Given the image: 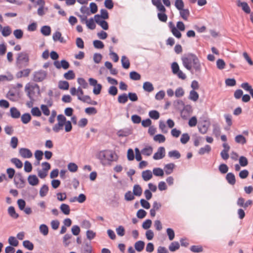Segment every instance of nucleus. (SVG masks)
<instances>
[{"label": "nucleus", "mask_w": 253, "mask_h": 253, "mask_svg": "<svg viewBox=\"0 0 253 253\" xmlns=\"http://www.w3.org/2000/svg\"><path fill=\"white\" fill-rule=\"evenodd\" d=\"M97 157L100 160L103 165L110 164L111 162L116 161L118 159V156L115 153L109 150L100 151Z\"/></svg>", "instance_id": "obj_1"}, {"label": "nucleus", "mask_w": 253, "mask_h": 253, "mask_svg": "<svg viewBox=\"0 0 253 253\" xmlns=\"http://www.w3.org/2000/svg\"><path fill=\"white\" fill-rule=\"evenodd\" d=\"M198 57L194 53H189L182 57L181 60L184 67L192 73V63Z\"/></svg>", "instance_id": "obj_2"}, {"label": "nucleus", "mask_w": 253, "mask_h": 253, "mask_svg": "<svg viewBox=\"0 0 253 253\" xmlns=\"http://www.w3.org/2000/svg\"><path fill=\"white\" fill-rule=\"evenodd\" d=\"M35 89H37L38 93H40V86L38 84H34L30 85L29 84H28L25 86V91L27 92V96L30 100H34V96L35 95Z\"/></svg>", "instance_id": "obj_3"}, {"label": "nucleus", "mask_w": 253, "mask_h": 253, "mask_svg": "<svg viewBox=\"0 0 253 253\" xmlns=\"http://www.w3.org/2000/svg\"><path fill=\"white\" fill-rule=\"evenodd\" d=\"M29 55L26 52H21L18 54V56L16 58V65L19 68H21L22 63L25 62L27 64L29 62Z\"/></svg>", "instance_id": "obj_4"}, {"label": "nucleus", "mask_w": 253, "mask_h": 253, "mask_svg": "<svg viewBox=\"0 0 253 253\" xmlns=\"http://www.w3.org/2000/svg\"><path fill=\"white\" fill-rule=\"evenodd\" d=\"M47 76V72L40 70L34 73L33 80L35 82H41L43 81Z\"/></svg>", "instance_id": "obj_5"}, {"label": "nucleus", "mask_w": 253, "mask_h": 253, "mask_svg": "<svg viewBox=\"0 0 253 253\" xmlns=\"http://www.w3.org/2000/svg\"><path fill=\"white\" fill-rule=\"evenodd\" d=\"M81 22L83 24H86L87 27L90 30H94L96 27L95 21L94 18L87 19V17H80Z\"/></svg>", "instance_id": "obj_6"}, {"label": "nucleus", "mask_w": 253, "mask_h": 253, "mask_svg": "<svg viewBox=\"0 0 253 253\" xmlns=\"http://www.w3.org/2000/svg\"><path fill=\"white\" fill-rule=\"evenodd\" d=\"M109 17H94L95 22L101 27L104 30H107L109 29L108 23L105 21Z\"/></svg>", "instance_id": "obj_7"}, {"label": "nucleus", "mask_w": 253, "mask_h": 253, "mask_svg": "<svg viewBox=\"0 0 253 253\" xmlns=\"http://www.w3.org/2000/svg\"><path fill=\"white\" fill-rule=\"evenodd\" d=\"M152 3L157 7L158 10L160 12L157 16H166L165 14L166 9L162 4L161 0H152Z\"/></svg>", "instance_id": "obj_8"}, {"label": "nucleus", "mask_w": 253, "mask_h": 253, "mask_svg": "<svg viewBox=\"0 0 253 253\" xmlns=\"http://www.w3.org/2000/svg\"><path fill=\"white\" fill-rule=\"evenodd\" d=\"M210 126V123L206 120L203 122L199 123L198 124V129L199 132L202 134H206Z\"/></svg>", "instance_id": "obj_9"}, {"label": "nucleus", "mask_w": 253, "mask_h": 253, "mask_svg": "<svg viewBox=\"0 0 253 253\" xmlns=\"http://www.w3.org/2000/svg\"><path fill=\"white\" fill-rule=\"evenodd\" d=\"M192 112V107L190 105H184L181 111V116L183 119H186Z\"/></svg>", "instance_id": "obj_10"}, {"label": "nucleus", "mask_w": 253, "mask_h": 253, "mask_svg": "<svg viewBox=\"0 0 253 253\" xmlns=\"http://www.w3.org/2000/svg\"><path fill=\"white\" fill-rule=\"evenodd\" d=\"M165 156V149L164 147H160L156 153L153 155L154 160H160L163 158Z\"/></svg>", "instance_id": "obj_11"}, {"label": "nucleus", "mask_w": 253, "mask_h": 253, "mask_svg": "<svg viewBox=\"0 0 253 253\" xmlns=\"http://www.w3.org/2000/svg\"><path fill=\"white\" fill-rule=\"evenodd\" d=\"M17 180L20 182L19 186L18 187L20 188H23L25 186V180L24 179L21 173L18 172L15 174L14 181L16 185L18 184V182L16 181Z\"/></svg>", "instance_id": "obj_12"}, {"label": "nucleus", "mask_w": 253, "mask_h": 253, "mask_svg": "<svg viewBox=\"0 0 253 253\" xmlns=\"http://www.w3.org/2000/svg\"><path fill=\"white\" fill-rule=\"evenodd\" d=\"M53 40L54 42L59 41L60 43H65L66 41L64 40V38L62 37L61 33L59 31H56L53 33L52 36Z\"/></svg>", "instance_id": "obj_13"}, {"label": "nucleus", "mask_w": 253, "mask_h": 253, "mask_svg": "<svg viewBox=\"0 0 253 253\" xmlns=\"http://www.w3.org/2000/svg\"><path fill=\"white\" fill-rule=\"evenodd\" d=\"M20 155L24 158H29L32 156V153L28 148H22L19 149Z\"/></svg>", "instance_id": "obj_14"}, {"label": "nucleus", "mask_w": 253, "mask_h": 253, "mask_svg": "<svg viewBox=\"0 0 253 253\" xmlns=\"http://www.w3.org/2000/svg\"><path fill=\"white\" fill-rule=\"evenodd\" d=\"M10 116L12 118L18 119L21 116L20 112L15 107H12L10 109Z\"/></svg>", "instance_id": "obj_15"}, {"label": "nucleus", "mask_w": 253, "mask_h": 253, "mask_svg": "<svg viewBox=\"0 0 253 253\" xmlns=\"http://www.w3.org/2000/svg\"><path fill=\"white\" fill-rule=\"evenodd\" d=\"M135 250L138 252H142L145 247V243L143 241H138L136 242L134 245Z\"/></svg>", "instance_id": "obj_16"}, {"label": "nucleus", "mask_w": 253, "mask_h": 253, "mask_svg": "<svg viewBox=\"0 0 253 253\" xmlns=\"http://www.w3.org/2000/svg\"><path fill=\"white\" fill-rule=\"evenodd\" d=\"M28 181L32 186H35L38 184L39 180L36 175H30L28 177Z\"/></svg>", "instance_id": "obj_17"}, {"label": "nucleus", "mask_w": 253, "mask_h": 253, "mask_svg": "<svg viewBox=\"0 0 253 253\" xmlns=\"http://www.w3.org/2000/svg\"><path fill=\"white\" fill-rule=\"evenodd\" d=\"M226 179L228 183L231 185H234L236 183L235 176L232 172L228 173L226 175Z\"/></svg>", "instance_id": "obj_18"}, {"label": "nucleus", "mask_w": 253, "mask_h": 253, "mask_svg": "<svg viewBox=\"0 0 253 253\" xmlns=\"http://www.w3.org/2000/svg\"><path fill=\"white\" fill-rule=\"evenodd\" d=\"M193 69L195 70V72L198 73H201L202 70V67L201 63L199 59L197 57L196 59H195L194 62H192Z\"/></svg>", "instance_id": "obj_19"}, {"label": "nucleus", "mask_w": 253, "mask_h": 253, "mask_svg": "<svg viewBox=\"0 0 253 253\" xmlns=\"http://www.w3.org/2000/svg\"><path fill=\"white\" fill-rule=\"evenodd\" d=\"M175 166L173 163H169L166 165L164 167L166 174L167 175L171 174L173 172Z\"/></svg>", "instance_id": "obj_20"}, {"label": "nucleus", "mask_w": 253, "mask_h": 253, "mask_svg": "<svg viewBox=\"0 0 253 253\" xmlns=\"http://www.w3.org/2000/svg\"><path fill=\"white\" fill-rule=\"evenodd\" d=\"M143 88L145 91L149 92H152L154 89L152 84L149 82H145L143 83Z\"/></svg>", "instance_id": "obj_21"}, {"label": "nucleus", "mask_w": 253, "mask_h": 253, "mask_svg": "<svg viewBox=\"0 0 253 253\" xmlns=\"http://www.w3.org/2000/svg\"><path fill=\"white\" fill-rule=\"evenodd\" d=\"M133 194L136 196H140L142 193V189L141 187L138 184H135L133 186Z\"/></svg>", "instance_id": "obj_22"}, {"label": "nucleus", "mask_w": 253, "mask_h": 253, "mask_svg": "<svg viewBox=\"0 0 253 253\" xmlns=\"http://www.w3.org/2000/svg\"><path fill=\"white\" fill-rule=\"evenodd\" d=\"M152 173L150 170H146L142 173V177L145 181L149 180L152 177Z\"/></svg>", "instance_id": "obj_23"}, {"label": "nucleus", "mask_w": 253, "mask_h": 253, "mask_svg": "<svg viewBox=\"0 0 253 253\" xmlns=\"http://www.w3.org/2000/svg\"><path fill=\"white\" fill-rule=\"evenodd\" d=\"M121 63H122V67L124 69H127L129 68L130 62H129V60L128 59V58L127 57H126V56L124 55L122 57Z\"/></svg>", "instance_id": "obj_24"}, {"label": "nucleus", "mask_w": 253, "mask_h": 253, "mask_svg": "<svg viewBox=\"0 0 253 253\" xmlns=\"http://www.w3.org/2000/svg\"><path fill=\"white\" fill-rule=\"evenodd\" d=\"M51 28L49 26H43L41 29V33L44 36H48L51 34Z\"/></svg>", "instance_id": "obj_25"}, {"label": "nucleus", "mask_w": 253, "mask_h": 253, "mask_svg": "<svg viewBox=\"0 0 253 253\" xmlns=\"http://www.w3.org/2000/svg\"><path fill=\"white\" fill-rule=\"evenodd\" d=\"M238 5L241 7L243 11H244L247 14H249L250 12V8L247 2H239Z\"/></svg>", "instance_id": "obj_26"}, {"label": "nucleus", "mask_w": 253, "mask_h": 253, "mask_svg": "<svg viewBox=\"0 0 253 253\" xmlns=\"http://www.w3.org/2000/svg\"><path fill=\"white\" fill-rule=\"evenodd\" d=\"M8 213L14 219H17L19 217V214L16 212L15 208L13 206H10L8 208Z\"/></svg>", "instance_id": "obj_27"}, {"label": "nucleus", "mask_w": 253, "mask_h": 253, "mask_svg": "<svg viewBox=\"0 0 253 253\" xmlns=\"http://www.w3.org/2000/svg\"><path fill=\"white\" fill-rule=\"evenodd\" d=\"M21 121L24 124H27L31 120L32 117L31 115L28 113L23 114L21 117Z\"/></svg>", "instance_id": "obj_28"}, {"label": "nucleus", "mask_w": 253, "mask_h": 253, "mask_svg": "<svg viewBox=\"0 0 253 253\" xmlns=\"http://www.w3.org/2000/svg\"><path fill=\"white\" fill-rule=\"evenodd\" d=\"M61 211L65 215H68L70 213V209L68 205L62 204L60 207Z\"/></svg>", "instance_id": "obj_29"}, {"label": "nucleus", "mask_w": 253, "mask_h": 253, "mask_svg": "<svg viewBox=\"0 0 253 253\" xmlns=\"http://www.w3.org/2000/svg\"><path fill=\"white\" fill-rule=\"evenodd\" d=\"M58 87L63 90H68L69 88V84L67 81H60L58 84Z\"/></svg>", "instance_id": "obj_30"}, {"label": "nucleus", "mask_w": 253, "mask_h": 253, "mask_svg": "<svg viewBox=\"0 0 253 253\" xmlns=\"http://www.w3.org/2000/svg\"><path fill=\"white\" fill-rule=\"evenodd\" d=\"M128 100V96L127 94L124 93L120 95L118 97V101L120 103L125 104Z\"/></svg>", "instance_id": "obj_31"}, {"label": "nucleus", "mask_w": 253, "mask_h": 253, "mask_svg": "<svg viewBox=\"0 0 253 253\" xmlns=\"http://www.w3.org/2000/svg\"><path fill=\"white\" fill-rule=\"evenodd\" d=\"M129 78L132 80L138 81L141 79V76L136 71H131L129 73Z\"/></svg>", "instance_id": "obj_32"}, {"label": "nucleus", "mask_w": 253, "mask_h": 253, "mask_svg": "<svg viewBox=\"0 0 253 253\" xmlns=\"http://www.w3.org/2000/svg\"><path fill=\"white\" fill-rule=\"evenodd\" d=\"M198 98V93L196 91H195V90H191L189 96V99L193 101H197Z\"/></svg>", "instance_id": "obj_33"}, {"label": "nucleus", "mask_w": 253, "mask_h": 253, "mask_svg": "<svg viewBox=\"0 0 253 253\" xmlns=\"http://www.w3.org/2000/svg\"><path fill=\"white\" fill-rule=\"evenodd\" d=\"M235 140L236 143L244 144L246 143V138L242 134L237 135L235 138Z\"/></svg>", "instance_id": "obj_34"}, {"label": "nucleus", "mask_w": 253, "mask_h": 253, "mask_svg": "<svg viewBox=\"0 0 253 253\" xmlns=\"http://www.w3.org/2000/svg\"><path fill=\"white\" fill-rule=\"evenodd\" d=\"M179 248V243L176 241L172 242L169 247V249L171 252H174L178 250Z\"/></svg>", "instance_id": "obj_35"}, {"label": "nucleus", "mask_w": 253, "mask_h": 253, "mask_svg": "<svg viewBox=\"0 0 253 253\" xmlns=\"http://www.w3.org/2000/svg\"><path fill=\"white\" fill-rule=\"evenodd\" d=\"M211 151V147L209 145H206L205 147H202L199 149L198 153L201 155H204L206 153H209Z\"/></svg>", "instance_id": "obj_36"}, {"label": "nucleus", "mask_w": 253, "mask_h": 253, "mask_svg": "<svg viewBox=\"0 0 253 253\" xmlns=\"http://www.w3.org/2000/svg\"><path fill=\"white\" fill-rule=\"evenodd\" d=\"M171 29V32H172V34L177 38L180 39L181 37V33L180 32V31L177 29L174 25H172V26H170Z\"/></svg>", "instance_id": "obj_37"}, {"label": "nucleus", "mask_w": 253, "mask_h": 253, "mask_svg": "<svg viewBox=\"0 0 253 253\" xmlns=\"http://www.w3.org/2000/svg\"><path fill=\"white\" fill-rule=\"evenodd\" d=\"M153 152V148L151 146H148L146 147H145L141 150V153L143 155H146L147 156H150Z\"/></svg>", "instance_id": "obj_38"}, {"label": "nucleus", "mask_w": 253, "mask_h": 253, "mask_svg": "<svg viewBox=\"0 0 253 253\" xmlns=\"http://www.w3.org/2000/svg\"><path fill=\"white\" fill-rule=\"evenodd\" d=\"M64 77L66 80H73L75 78V74L73 70H69L64 74Z\"/></svg>", "instance_id": "obj_39"}, {"label": "nucleus", "mask_w": 253, "mask_h": 253, "mask_svg": "<svg viewBox=\"0 0 253 253\" xmlns=\"http://www.w3.org/2000/svg\"><path fill=\"white\" fill-rule=\"evenodd\" d=\"M2 29L1 34L3 37H7L11 34L12 31L9 26H5Z\"/></svg>", "instance_id": "obj_40"}, {"label": "nucleus", "mask_w": 253, "mask_h": 253, "mask_svg": "<svg viewBox=\"0 0 253 253\" xmlns=\"http://www.w3.org/2000/svg\"><path fill=\"white\" fill-rule=\"evenodd\" d=\"M48 191V187L47 185L44 184L40 189V195L41 197H43L45 196Z\"/></svg>", "instance_id": "obj_41"}, {"label": "nucleus", "mask_w": 253, "mask_h": 253, "mask_svg": "<svg viewBox=\"0 0 253 253\" xmlns=\"http://www.w3.org/2000/svg\"><path fill=\"white\" fill-rule=\"evenodd\" d=\"M43 153L42 150H37L35 152V157L37 161H38V164H40V162L42 160Z\"/></svg>", "instance_id": "obj_42"}, {"label": "nucleus", "mask_w": 253, "mask_h": 253, "mask_svg": "<svg viewBox=\"0 0 253 253\" xmlns=\"http://www.w3.org/2000/svg\"><path fill=\"white\" fill-rule=\"evenodd\" d=\"M10 161L12 163L14 164L16 167V168H17L18 169H20L23 166V164L22 162L18 158H12Z\"/></svg>", "instance_id": "obj_43"}, {"label": "nucleus", "mask_w": 253, "mask_h": 253, "mask_svg": "<svg viewBox=\"0 0 253 253\" xmlns=\"http://www.w3.org/2000/svg\"><path fill=\"white\" fill-rule=\"evenodd\" d=\"M23 246L27 249L32 251L34 249V244L29 240H25L23 242Z\"/></svg>", "instance_id": "obj_44"}, {"label": "nucleus", "mask_w": 253, "mask_h": 253, "mask_svg": "<svg viewBox=\"0 0 253 253\" xmlns=\"http://www.w3.org/2000/svg\"><path fill=\"white\" fill-rule=\"evenodd\" d=\"M150 117L154 120H157L160 117V113L156 110H152L149 112Z\"/></svg>", "instance_id": "obj_45"}, {"label": "nucleus", "mask_w": 253, "mask_h": 253, "mask_svg": "<svg viewBox=\"0 0 253 253\" xmlns=\"http://www.w3.org/2000/svg\"><path fill=\"white\" fill-rule=\"evenodd\" d=\"M40 231L44 236H46L48 233V226L44 224H41L40 226Z\"/></svg>", "instance_id": "obj_46"}, {"label": "nucleus", "mask_w": 253, "mask_h": 253, "mask_svg": "<svg viewBox=\"0 0 253 253\" xmlns=\"http://www.w3.org/2000/svg\"><path fill=\"white\" fill-rule=\"evenodd\" d=\"M168 156L169 157H174L176 159L180 158V153L177 150H172L169 151L168 153Z\"/></svg>", "instance_id": "obj_47"}, {"label": "nucleus", "mask_w": 253, "mask_h": 253, "mask_svg": "<svg viewBox=\"0 0 253 253\" xmlns=\"http://www.w3.org/2000/svg\"><path fill=\"white\" fill-rule=\"evenodd\" d=\"M23 34V31L21 29H16L13 31V35L17 39L22 38Z\"/></svg>", "instance_id": "obj_48"}, {"label": "nucleus", "mask_w": 253, "mask_h": 253, "mask_svg": "<svg viewBox=\"0 0 253 253\" xmlns=\"http://www.w3.org/2000/svg\"><path fill=\"white\" fill-rule=\"evenodd\" d=\"M93 44L94 47L97 49H102L104 47L103 42L100 40H94L93 42Z\"/></svg>", "instance_id": "obj_49"}, {"label": "nucleus", "mask_w": 253, "mask_h": 253, "mask_svg": "<svg viewBox=\"0 0 253 253\" xmlns=\"http://www.w3.org/2000/svg\"><path fill=\"white\" fill-rule=\"evenodd\" d=\"M72 235L69 234H66L64 235L63 238V243L65 247H68L71 243L70 241H68L72 238Z\"/></svg>", "instance_id": "obj_50"}, {"label": "nucleus", "mask_w": 253, "mask_h": 253, "mask_svg": "<svg viewBox=\"0 0 253 253\" xmlns=\"http://www.w3.org/2000/svg\"><path fill=\"white\" fill-rule=\"evenodd\" d=\"M8 243L12 247H17L18 245V241L15 237L10 236L8 238Z\"/></svg>", "instance_id": "obj_51"}, {"label": "nucleus", "mask_w": 253, "mask_h": 253, "mask_svg": "<svg viewBox=\"0 0 253 253\" xmlns=\"http://www.w3.org/2000/svg\"><path fill=\"white\" fill-rule=\"evenodd\" d=\"M64 125L63 123H57L53 126L52 129L55 132H58L60 130L63 129Z\"/></svg>", "instance_id": "obj_52"}, {"label": "nucleus", "mask_w": 253, "mask_h": 253, "mask_svg": "<svg viewBox=\"0 0 253 253\" xmlns=\"http://www.w3.org/2000/svg\"><path fill=\"white\" fill-rule=\"evenodd\" d=\"M153 172L156 176H163L164 174L163 170L159 168H154L153 170Z\"/></svg>", "instance_id": "obj_53"}, {"label": "nucleus", "mask_w": 253, "mask_h": 253, "mask_svg": "<svg viewBox=\"0 0 253 253\" xmlns=\"http://www.w3.org/2000/svg\"><path fill=\"white\" fill-rule=\"evenodd\" d=\"M239 161L240 165L242 167H246L248 165V160L245 156H241L239 158Z\"/></svg>", "instance_id": "obj_54"}, {"label": "nucleus", "mask_w": 253, "mask_h": 253, "mask_svg": "<svg viewBox=\"0 0 253 253\" xmlns=\"http://www.w3.org/2000/svg\"><path fill=\"white\" fill-rule=\"evenodd\" d=\"M154 140L158 141L159 143H162L166 140L165 136L161 134H158L154 137Z\"/></svg>", "instance_id": "obj_55"}, {"label": "nucleus", "mask_w": 253, "mask_h": 253, "mask_svg": "<svg viewBox=\"0 0 253 253\" xmlns=\"http://www.w3.org/2000/svg\"><path fill=\"white\" fill-rule=\"evenodd\" d=\"M32 115L34 116L40 117L42 115V112L38 107H35L31 110Z\"/></svg>", "instance_id": "obj_56"}, {"label": "nucleus", "mask_w": 253, "mask_h": 253, "mask_svg": "<svg viewBox=\"0 0 253 253\" xmlns=\"http://www.w3.org/2000/svg\"><path fill=\"white\" fill-rule=\"evenodd\" d=\"M130 134V131L128 130H120L117 132V135L119 137H126Z\"/></svg>", "instance_id": "obj_57"}, {"label": "nucleus", "mask_w": 253, "mask_h": 253, "mask_svg": "<svg viewBox=\"0 0 253 253\" xmlns=\"http://www.w3.org/2000/svg\"><path fill=\"white\" fill-rule=\"evenodd\" d=\"M134 195L130 191L126 193L125 195V199L127 201H130L134 199Z\"/></svg>", "instance_id": "obj_58"}, {"label": "nucleus", "mask_w": 253, "mask_h": 253, "mask_svg": "<svg viewBox=\"0 0 253 253\" xmlns=\"http://www.w3.org/2000/svg\"><path fill=\"white\" fill-rule=\"evenodd\" d=\"M78 166L74 163H70L68 165V169L70 171L74 172L78 170Z\"/></svg>", "instance_id": "obj_59"}, {"label": "nucleus", "mask_w": 253, "mask_h": 253, "mask_svg": "<svg viewBox=\"0 0 253 253\" xmlns=\"http://www.w3.org/2000/svg\"><path fill=\"white\" fill-rule=\"evenodd\" d=\"M32 170V165L31 163L28 161H26L24 163V170L26 172H30Z\"/></svg>", "instance_id": "obj_60"}, {"label": "nucleus", "mask_w": 253, "mask_h": 253, "mask_svg": "<svg viewBox=\"0 0 253 253\" xmlns=\"http://www.w3.org/2000/svg\"><path fill=\"white\" fill-rule=\"evenodd\" d=\"M85 112L88 115H95L97 113V111L94 107H87L85 109Z\"/></svg>", "instance_id": "obj_61"}, {"label": "nucleus", "mask_w": 253, "mask_h": 253, "mask_svg": "<svg viewBox=\"0 0 253 253\" xmlns=\"http://www.w3.org/2000/svg\"><path fill=\"white\" fill-rule=\"evenodd\" d=\"M189 139L190 136L188 135V134L187 133H185L182 134L180 138V142H181V143L185 144L186 143H187Z\"/></svg>", "instance_id": "obj_62"}, {"label": "nucleus", "mask_w": 253, "mask_h": 253, "mask_svg": "<svg viewBox=\"0 0 253 253\" xmlns=\"http://www.w3.org/2000/svg\"><path fill=\"white\" fill-rule=\"evenodd\" d=\"M218 169L221 173L224 174L227 172L228 170V167L226 164H222L219 165Z\"/></svg>", "instance_id": "obj_63"}, {"label": "nucleus", "mask_w": 253, "mask_h": 253, "mask_svg": "<svg viewBox=\"0 0 253 253\" xmlns=\"http://www.w3.org/2000/svg\"><path fill=\"white\" fill-rule=\"evenodd\" d=\"M92 247L89 243H85L83 249V253H91Z\"/></svg>", "instance_id": "obj_64"}]
</instances>
